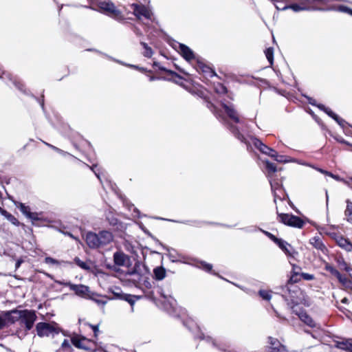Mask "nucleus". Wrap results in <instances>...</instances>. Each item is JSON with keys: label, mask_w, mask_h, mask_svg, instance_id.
Returning a JSON list of instances; mask_svg holds the SVG:
<instances>
[{"label": "nucleus", "mask_w": 352, "mask_h": 352, "mask_svg": "<svg viewBox=\"0 0 352 352\" xmlns=\"http://www.w3.org/2000/svg\"><path fill=\"white\" fill-rule=\"evenodd\" d=\"M96 6L98 7V9L94 8L93 7H90V8L94 10H98L100 12H102L117 21H122L124 20V17L122 12L117 9L113 3H112L111 1H100L97 3Z\"/></svg>", "instance_id": "1"}, {"label": "nucleus", "mask_w": 352, "mask_h": 352, "mask_svg": "<svg viewBox=\"0 0 352 352\" xmlns=\"http://www.w3.org/2000/svg\"><path fill=\"white\" fill-rule=\"evenodd\" d=\"M72 343L77 348L89 351H95L96 350V343L85 337L75 335L71 338Z\"/></svg>", "instance_id": "2"}, {"label": "nucleus", "mask_w": 352, "mask_h": 352, "mask_svg": "<svg viewBox=\"0 0 352 352\" xmlns=\"http://www.w3.org/2000/svg\"><path fill=\"white\" fill-rule=\"evenodd\" d=\"M278 221L286 226L302 228L305 224V221L300 217L292 214L278 213Z\"/></svg>", "instance_id": "3"}, {"label": "nucleus", "mask_w": 352, "mask_h": 352, "mask_svg": "<svg viewBox=\"0 0 352 352\" xmlns=\"http://www.w3.org/2000/svg\"><path fill=\"white\" fill-rule=\"evenodd\" d=\"M131 6L133 10V14L138 20L142 21L144 19L151 21L152 20L153 13L148 8L143 5H139L137 3H133Z\"/></svg>", "instance_id": "4"}, {"label": "nucleus", "mask_w": 352, "mask_h": 352, "mask_svg": "<svg viewBox=\"0 0 352 352\" xmlns=\"http://www.w3.org/2000/svg\"><path fill=\"white\" fill-rule=\"evenodd\" d=\"M36 320L35 311L28 309L22 310L21 318L19 322L21 324L25 325L27 330H30L32 328Z\"/></svg>", "instance_id": "5"}, {"label": "nucleus", "mask_w": 352, "mask_h": 352, "mask_svg": "<svg viewBox=\"0 0 352 352\" xmlns=\"http://www.w3.org/2000/svg\"><path fill=\"white\" fill-rule=\"evenodd\" d=\"M37 334L40 337L49 336L50 335H54V333H58L57 328L51 324L46 322H39L36 324V327Z\"/></svg>", "instance_id": "6"}, {"label": "nucleus", "mask_w": 352, "mask_h": 352, "mask_svg": "<svg viewBox=\"0 0 352 352\" xmlns=\"http://www.w3.org/2000/svg\"><path fill=\"white\" fill-rule=\"evenodd\" d=\"M21 314L22 310L16 309L8 311H4L1 314V316L6 325L8 323L13 324L17 321H20Z\"/></svg>", "instance_id": "7"}, {"label": "nucleus", "mask_w": 352, "mask_h": 352, "mask_svg": "<svg viewBox=\"0 0 352 352\" xmlns=\"http://www.w3.org/2000/svg\"><path fill=\"white\" fill-rule=\"evenodd\" d=\"M113 262L115 265L118 267L129 266L131 263V259L124 252L119 251L113 254Z\"/></svg>", "instance_id": "8"}, {"label": "nucleus", "mask_w": 352, "mask_h": 352, "mask_svg": "<svg viewBox=\"0 0 352 352\" xmlns=\"http://www.w3.org/2000/svg\"><path fill=\"white\" fill-rule=\"evenodd\" d=\"M266 168L268 171V177L270 178V182L271 184V188L274 195V201H276V194L275 190L279 188V186L277 184H274V182L272 180V174H274L276 170V166L275 164L270 162L269 161H266L265 162Z\"/></svg>", "instance_id": "9"}, {"label": "nucleus", "mask_w": 352, "mask_h": 352, "mask_svg": "<svg viewBox=\"0 0 352 352\" xmlns=\"http://www.w3.org/2000/svg\"><path fill=\"white\" fill-rule=\"evenodd\" d=\"M85 240L87 244L91 248H97L100 247L98 234H96L94 232H89L86 235Z\"/></svg>", "instance_id": "10"}, {"label": "nucleus", "mask_w": 352, "mask_h": 352, "mask_svg": "<svg viewBox=\"0 0 352 352\" xmlns=\"http://www.w3.org/2000/svg\"><path fill=\"white\" fill-rule=\"evenodd\" d=\"M16 207L20 209L21 212L25 215L28 218L32 219V220H38V215L36 212H31L30 208L29 206H25V204L22 203H18L16 205Z\"/></svg>", "instance_id": "11"}, {"label": "nucleus", "mask_w": 352, "mask_h": 352, "mask_svg": "<svg viewBox=\"0 0 352 352\" xmlns=\"http://www.w3.org/2000/svg\"><path fill=\"white\" fill-rule=\"evenodd\" d=\"M293 311L298 316L299 318L307 325L311 327H316V322L314 320L305 312L300 311L298 312L295 308H293Z\"/></svg>", "instance_id": "12"}, {"label": "nucleus", "mask_w": 352, "mask_h": 352, "mask_svg": "<svg viewBox=\"0 0 352 352\" xmlns=\"http://www.w3.org/2000/svg\"><path fill=\"white\" fill-rule=\"evenodd\" d=\"M179 50L181 55L188 61L195 59L193 52L186 45L179 44Z\"/></svg>", "instance_id": "13"}, {"label": "nucleus", "mask_w": 352, "mask_h": 352, "mask_svg": "<svg viewBox=\"0 0 352 352\" xmlns=\"http://www.w3.org/2000/svg\"><path fill=\"white\" fill-rule=\"evenodd\" d=\"M99 241L100 246L106 245L110 243L113 239V234L108 231H101L98 233Z\"/></svg>", "instance_id": "14"}, {"label": "nucleus", "mask_w": 352, "mask_h": 352, "mask_svg": "<svg viewBox=\"0 0 352 352\" xmlns=\"http://www.w3.org/2000/svg\"><path fill=\"white\" fill-rule=\"evenodd\" d=\"M279 248L287 255L294 256L296 252L293 250L292 247L286 241L280 239L276 243Z\"/></svg>", "instance_id": "15"}, {"label": "nucleus", "mask_w": 352, "mask_h": 352, "mask_svg": "<svg viewBox=\"0 0 352 352\" xmlns=\"http://www.w3.org/2000/svg\"><path fill=\"white\" fill-rule=\"evenodd\" d=\"M254 144L263 153L266 154L270 157H272V155H274V153L275 151L273 150L272 148L268 147L267 146L263 144L260 140H256V139L254 140Z\"/></svg>", "instance_id": "16"}, {"label": "nucleus", "mask_w": 352, "mask_h": 352, "mask_svg": "<svg viewBox=\"0 0 352 352\" xmlns=\"http://www.w3.org/2000/svg\"><path fill=\"white\" fill-rule=\"evenodd\" d=\"M254 144L263 153L266 154L270 157H272V155H274V153L275 151L273 150L272 148L268 147L267 146L263 144L260 140H256V139L254 140Z\"/></svg>", "instance_id": "17"}, {"label": "nucleus", "mask_w": 352, "mask_h": 352, "mask_svg": "<svg viewBox=\"0 0 352 352\" xmlns=\"http://www.w3.org/2000/svg\"><path fill=\"white\" fill-rule=\"evenodd\" d=\"M67 285L72 290L74 291L75 293L79 296H84L89 292V287L82 285H77L68 283Z\"/></svg>", "instance_id": "18"}, {"label": "nucleus", "mask_w": 352, "mask_h": 352, "mask_svg": "<svg viewBox=\"0 0 352 352\" xmlns=\"http://www.w3.org/2000/svg\"><path fill=\"white\" fill-rule=\"evenodd\" d=\"M336 241L340 247L346 250V251L351 252L352 250V243L342 236H338L336 238Z\"/></svg>", "instance_id": "19"}, {"label": "nucleus", "mask_w": 352, "mask_h": 352, "mask_svg": "<svg viewBox=\"0 0 352 352\" xmlns=\"http://www.w3.org/2000/svg\"><path fill=\"white\" fill-rule=\"evenodd\" d=\"M276 8L277 10H285L287 9H292L294 12H299V11L305 10L307 9L305 6L298 5V4L284 5L283 6L276 4Z\"/></svg>", "instance_id": "20"}, {"label": "nucleus", "mask_w": 352, "mask_h": 352, "mask_svg": "<svg viewBox=\"0 0 352 352\" xmlns=\"http://www.w3.org/2000/svg\"><path fill=\"white\" fill-rule=\"evenodd\" d=\"M298 276H300L304 280H311L314 279V276L313 274H308V273H300V274H298L297 272H295L292 276V277L290 278L289 282H292V283H296V282H298L299 280V279L298 278Z\"/></svg>", "instance_id": "21"}, {"label": "nucleus", "mask_w": 352, "mask_h": 352, "mask_svg": "<svg viewBox=\"0 0 352 352\" xmlns=\"http://www.w3.org/2000/svg\"><path fill=\"white\" fill-rule=\"evenodd\" d=\"M336 346L338 349L352 352V340H344L337 342Z\"/></svg>", "instance_id": "22"}, {"label": "nucleus", "mask_w": 352, "mask_h": 352, "mask_svg": "<svg viewBox=\"0 0 352 352\" xmlns=\"http://www.w3.org/2000/svg\"><path fill=\"white\" fill-rule=\"evenodd\" d=\"M223 108H224L226 112L227 113V114L228 115V116L231 119H232L235 122H239V118L237 115V113L232 107L224 104Z\"/></svg>", "instance_id": "23"}, {"label": "nucleus", "mask_w": 352, "mask_h": 352, "mask_svg": "<svg viewBox=\"0 0 352 352\" xmlns=\"http://www.w3.org/2000/svg\"><path fill=\"white\" fill-rule=\"evenodd\" d=\"M0 213L14 225H18V220L10 213L0 207Z\"/></svg>", "instance_id": "24"}, {"label": "nucleus", "mask_w": 352, "mask_h": 352, "mask_svg": "<svg viewBox=\"0 0 352 352\" xmlns=\"http://www.w3.org/2000/svg\"><path fill=\"white\" fill-rule=\"evenodd\" d=\"M346 220L352 223V202L346 200V208L344 212Z\"/></svg>", "instance_id": "25"}, {"label": "nucleus", "mask_w": 352, "mask_h": 352, "mask_svg": "<svg viewBox=\"0 0 352 352\" xmlns=\"http://www.w3.org/2000/svg\"><path fill=\"white\" fill-rule=\"evenodd\" d=\"M154 275L157 280H161L166 276V270L162 267H158L154 270Z\"/></svg>", "instance_id": "26"}, {"label": "nucleus", "mask_w": 352, "mask_h": 352, "mask_svg": "<svg viewBox=\"0 0 352 352\" xmlns=\"http://www.w3.org/2000/svg\"><path fill=\"white\" fill-rule=\"evenodd\" d=\"M337 278L342 283L343 287L346 289H352V282L346 277L342 276L340 274V276H337Z\"/></svg>", "instance_id": "27"}, {"label": "nucleus", "mask_w": 352, "mask_h": 352, "mask_svg": "<svg viewBox=\"0 0 352 352\" xmlns=\"http://www.w3.org/2000/svg\"><path fill=\"white\" fill-rule=\"evenodd\" d=\"M310 243L313 246L318 250H324L325 249L324 245L318 237L312 238L310 240Z\"/></svg>", "instance_id": "28"}, {"label": "nucleus", "mask_w": 352, "mask_h": 352, "mask_svg": "<svg viewBox=\"0 0 352 352\" xmlns=\"http://www.w3.org/2000/svg\"><path fill=\"white\" fill-rule=\"evenodd\" d=\"M320 109H322L325 111V112L331 118H333L339 124H342L343 120L340 119L336 114H335L332 111L329 109H325L323 106H319Z\"/></svg>", "instance_id": "29"}, {"label": "nucleus", "mask_w": 352, "mask_h": 352, "mask_svg": "<svg viewBox=\"0 0 352 352\" xmlns=\"http://www.w3.org/2000/svg\"><path fill=\"white\" fill-rule=\"evenodd\" d=\"M265 54L270 64L272 65L274 63V50L272 47H269L265 51Z\"/></svg>", "instance_id": "30"}, {"label": "nucleus", "mask_w": 352, "mask_h": 352, "mask_svg": "<svg viewBox=\"0 0 352 352\" xmlns=\"http://www.w3.org/2000/svg\"><path fill=\"white\" fill-rule=\"evenodd\" d=\"M45 263L48 265H59L61 263H68V262H65L63 261H59L56 259H54L52 257L47 256L45 258Z\"/></svg>", "instance_id": "31"}, {"label": "nucleus", "mask_w": 352, "mask_h": 352, "mask_svg": "<svg viewBox=\"0 0 352 352\" xmlns=\"http://www.w3.org/2000/svg\"><path fill=\"white\" fill-rule=\"evenodd\" d=\"M74 262L75 263L79 266L80 268L83 269V270H90V265L86 263V262H84L82 261H81L79 258L78 257H76L74 258Z\"/></svg>", "instance_id": "32"}, {"label": "nucleus", "mask_w": 352, "mask_h": 352, "mask_svg": "<svg viewBox=\"0 0 352 352\" xmlns=\"http://www.w3.org/2000/svg\"><path fill=\"white\" fill-rule=\"evenodd\" d=\"M316 170H318L319 172H320L321 173L328 175L337 181H344V179L341 178L340 176L333 175V173H331L329 171L324 170L321 168H316Z\"/></svg>", "instance_id": "33"}, {"label": "nucleus", "mask_w": 352, "mask_h": 352, "mask_svg": "<svg viewBox=\"0 0 352 352\" xmlns=\"http://www.w3.org/2000/svg\"><path fill=\"white\" fill-rule=\"evenodd\" d=\"M272 157L274 158L276 161L280 163H286L289 162V160L286 159L285 156L279 155L276 151H274V155H272Z\"/></svg>", "instance_id": "34"}, {"label": "nucleus", "mask_w": 352, "mask_h": 352, "mask_svg": "<svg viewBox=\"0 0 352 352\" xmlns=\"http://www.w3.org/2000/svg\"><path fill=\"white\" fill-rule=\"evenodd\" d=\"M90 298L96 303H97L98 305L104 306L107 303V301L104 300L103 298L98 295L93 296L90 297Z\"/></svg>", "instance_id": "35"}, {"label": "nucleus", "mask_w": 352, "mask_h": 352, "mask_svg": "<svg viewBox=\"0 0 352 352\" xmlns=\"http://www.w3.org/2000/svg\"><path fill=\"white\" fill-rule=\"evenodd\" d=\"M325 269L329 271V272H331L333 275H334L335 276H340V272L336 270L333 266H331V265L327 263L325 265Z\"/></svg>", "instance_id": "36"}, {"label": "nucleus", "mask_w": 352, "mask_h": 352, "mask_svg": "<svg viewBox=\"0 0 352 352\" xmlns=\"http://www.w3.org/2000/svg\"><path fill=\"white\" fill-rule=\"evenodd\" d=\"M259 295L264 300H270L271 299V294H270V292H269V291L260 290Z\"/></svg>", "instance_id": "37"}, {"label": "nucleus", "mask_w": 352, "mask_h": 352, "mask_svg": "<svg viewBox=\"0 0 352 352\" xmlns=\"http://www.w3.org/2000/svg\"><path fill=\"white\" fill-rule=\"evenodd\" d=\"M142 45L144 49V55L146 57H151L153 54L151 48L149 47L145 43H142Z\"/></svg>", "instance_id": "38"}, {"label": "nucleus", "mask_w": 352, "mask_h": 352, "mask_svg": "<svg viewBox=\"0 0 352 352\" xmlns=\"http://www.w3.org/2000/svg\"><path fill=\"white\" fill-rule=\"evenodd\" d=\"M339 266L341 270H344L347 272H351V267L348 265V264L344 261H339Z\"/></svg>", "instance_id": "39"}, {"label": "nucleus", "mask_w": 352, "mask_h": 352, "mask_svg": "<svg viewBox=\"0 0 352 352\" xmlns=\"http://www.w3.org/2000/svg\"><path fill=\"white\" fill-rule=\"evenodd\" d=\"M334 10L339 12H346L348 14H350L351 9L344 6H339L336 8H334Z\"/></svg>", "instance_id": "40"}, {"label": "nucleus", "mask_w": 352, "mask_h": 352, "mask_svg": "<svg viewBox=\"0 0 352 352\" xmlns=\"http://www.w3.org/2000/svg\"><path fill=\"white\" fill-rule=\"evenodd\" d=\"M264 233L267 235L270 239H272L274 243H277L280 239H278L274 235L271 234L270 232L265 231Z\"/></svg>", "instance_id": "41"}, {"label": "nucleus", "mask_w": 352, "mask_h": 352, "mask_svg": "<svg viewBox=\"0 0 352 352\" xmlns=\"http://www.w3.org/2000/svg\"><path fill=\"white\" fill-rule=\"evenodd\" d=\"M124 300L129 302L131 305H133L135 300H133V297L130 295H126L124 298Z\"/></svg>", "instance_id": "42"}, {"label": "nucleus", "mask_w": 352, "mask_h": 352, "mask_svg": "<svg viewBox=\"0 0 352 352\" xmlns=\"http://www.w3.org/2000/svg\"><path fill=\"white\" fill-rule=\"evenodd\" d=\"M61 346L63 349H70L71 348V346H70V344H69V342L67 340H65L62 344H61Z\"/></svg>", "instance_id": "43"}, {"label": "nucleus", "mask_w": 352, "mask_h": 352, "mask_svg": "<svg viewBox=\"0 0 352 352\" xmlns=\"http://www.w3.org/2000/svg\"><path fill=\"white\" fill-rule=\"evenodd\" d=\"M90 327L92 329V330L94 331V336L97 337L98 333L99 332L98 326V325H90Z\"/></svg>", "instance_id": "44"}, {"label": "nucleus", "mask_w": 352, "mask_h": 352, "mask_svg": "<svg viewBox=\"0 0 352 352\" xmlns=\"http://www.w3.org/2000/svg\"><path fill=\"white\" fill-rule=\"evenodd\" d=\"M271 343L272 345H274V347L273 348V352H280V349H277L276 346V344H278L277 340L274 339L273 341L271 342Z\"/></svg>", "instance_id": "45"}, {"label": "nucleus", "mask_w": 352, "mask_h": 352, "mask_svg": "<svg viewBox=\"0 0 352 352\" xmlns=\"http://www.w3.org/2000/svg\"><path fill=\"white\" fill-rule=\"evenodd\" d=\"M47 145L49 147L52 148L53 150H54L55 151H56V152H58V153H61V154H62V153H63V151L62 150H60V149L58 148L57 147H56V146H52V145H51V144H47Z\"/></svg>", "instance_id": "46"}, {"label": "nucleus", "mask_w": 352, "mask_h": 352, "mask_svg": "<svg viewBox=\"0 0 352 352\" xmlns=\"http://www.w3.org/2000/svg\"><path fill=\"white\" fill-rule=\"evenodd\" d=\"M6 327V324L4 323V320L2 319L1 316H0V330L3 329Z\"/></svg>", "instance_id": "47"}, {"label": "nucleus", "mask_w": 352, "mask_h": 352, "mask_svg": "<svg viewBox=\"0 0 352 352\" xmlns=\"http://www.w3.org/2000/svg\"><path fill=\"white\" fill-rule=\"evenodd\" d=\"M277 1V3L276 4L277 5H279L280 6V2H284L285 3V5H289L288 3L290 0H276ZM280 6H282L280 5Z\"/></svg>", "instance_id": "48"}, {"label": "nucleus", "mask_w": 352, "mask_h": 352, "mask_svg": "<svg viewBox=\"0 0 352 352\" xmlns=\"http://www.w3.org/2000/svg\"><path fill=\"white\" fill-rule=\"evenodd\" d=\"M204 268L206 270H208V271H210L212 269V265L210 264H204Z\"/></svg>", "instance_id": "49"}, {"label": "nucleus", "mask_w": 352, "mask_h": 352, "mask_svg": "<svg viewBox=\"0 0 352 352\" xmlns=\"http://www.w3.org/2000/svg\"><path fill=\"white\" fill-rule=\"evenodd\" d=\"M22 263H23L22 260H18L15 265L16 268H19Z\"/></svg>", "instance_id": "50"}, {"label": "nucleus", "mask_w": 352, "mask_h": 352, "mask_svg": "<svg viewBox=\"0 0 352 352\" xmlns=\"http://www.w3.org/2000/svg\"><path fill=\"white\" fill-rule=\"evenodd\" d=\"M342 182L343 183H344L346 185H347V186H350L349 182L348 181H346V180L344 179V181H342Z\"/></svg>", "instance_id": "51"}, {"label": "nucleus", "mask_w": 352, "mask_h": 352, "mask_svg": "<svg viewBox=\"0 0 352 352\" xmlns=\"http://www.w3.org/2000/svg\"><path fill=\"white\" fill-rule=\"evenodd\" d=\"M326 197H327V204H328L329 195H328V192L327 191H326Z\"/></svg>", "instance_id": "52"}, {"label": "nucleus", "mask_w": 352, "mask_h": 352, "mask_svg": "<svg viewBox=\"0 0 352 352\" xmlns=\"http://www.w3.org/2000/svg\"><path fill=\"white\" fill-rule=\"evenodd\" d=\"M221 89H222L221 92H226V88L225 87H221Z\"/></svg>", "instance_id": "53"}, {"label": "nucleus", "mask_w": 352, "mask_h": 352, "mask_svg": "<svg viewBox=\"0 0 352 352\" xmlns=\"http://www.w3.org/2000/svg\"><path fill=\"white\" fill-rule=\"evenodd\" d=\"M349 276L352 278V268H351V272H348Z\"/></svg>", "instance_id": "54"}, {"label": "nucleus", "mask_w": 352, "mask_h": 352, "mask_svg": "<svg viewBox=\"0 0 352 352\" xmlns=\"http://www.w3.org/2000/svg\"><path fill=\"white\" fill-rule=\"evenodd\" d=\"M350 15H352V9L351 10V12H350Z\"/></svg>", "instance_id": "55"}]
</instances>
